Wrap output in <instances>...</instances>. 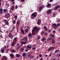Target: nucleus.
Wrapping results in <instances>:
<instances>
[{
  "label": "nucleus",
  "instance_id": "f257e3e1",
  "mask_svg": "<svg viewBox=\"0 0 60 60\" xmlns=\"http://www.w3.org/2000/svg\"><path fill=\"white\" fill-rule=\"evenodd\" d=\"M37 15V13L36 12H35L32 14L31 16L30 17L31 19H34L35 18Z\"/></svg>",
  "mask_w": 60,
  "mask_h": 60
},
{
  "label": "nucleus",
  "instance_id": "f03ea898",
  "mask_svg": "<svg viewBox=\"0 0 60 60\" xmlns=\"http://www.w3.org/2000/svg\"><path fill=\"white\" fill-rule=\"evenodd\" d=\"M33 29H34L35 31V34H34V32H32V34L33 35H35L36 34H37L38 33V28L37 27L35 26L34 27Z\"/></svg>",
  "mask_w": 60,
  "mask_h": 60
},
{
  "label": "nucleus",
  "instance_id": "7ed1b4c3",
  "mask_svg": "<svg viewBox=\"0 0 60 60\" xmlns=\"http://www.w3.org/2000/svg\"><path fill=\"white\" fill-rule=\"evenodd\" d=\"M32 48V47H31V45H28L26 47V49H27L28 50H30Z\"/></svg>",
  "mask_w": 60,
  "mask_h": 60
},
{
  "label": "nucleus",
  "instance_id": "20e7f679",
  "mask_svg": "<svg viewBox=\"0 0 60 60\" xmlns=\"http://www.w3.org/2000/svg\"><path fill=\"white\" fill-rule=\"evenodd\" d=\"M8 36L11 39H12L13 38V36L11 33H9Z\"/></svg>",
  "mask_w": 60,
  "mask_h": 60
},
{
  "label": "nucleus",
  "instance_id": "39448f33",
  "mask_svg": "<svg viewBox=\"0 0 60 60\" xmlns=\"http://www.w3.org/2000/svg\"><path fill=\"white\" fill-rule=\"evenodd\" d=\"M55 48V47H50L48 49L47 51H50L52 49H53Z\"/></svg>",
  "mask_w": 60,
  "mask_h": 60
},
{
  "label": "nucleus",
  "instance_id": "423d86ee",
  "mask_svg": "<svg viewBox=\"0 0 60 60\" xmlns=\"http://www.w3.org/2000/svg\"><path fill=\"white\" fill-rule=\"evenodd\" d=\"M51 11H52L51 9H49L46 11V13H47L48 15H49V13H51Z\"/></svg>",
  "mask_w": 60,
  "mask_h": 60
},
{
  "label": "nucleus",
  "instance_id": "0eeeda50",
  "mask_svg": "<svg viewBox=\"0 0 60 60\" xmlns=\"http://www.w3.org/2000/svg\"><path fill=\"white\" fill-rule=\"evenodd\" d=\"M41 23V20L40 19H39L38 20L37 22V24L38 25H40Z\"/></svg>",
  "mask_w": 60,
  "mask_h": 60
},
{
  "label": "nucleus",
  "instance_id": "6e6552de",
  "mask_svg": "<svg viewBox=\"0 0 60 60\" xmlns=\"http://www.w3.org/2000/svg\"><path fill=\"white\" fill-rule=\"evenodd\" d=\"M22 40H23L24 41H26V42H27V41L28 40L27 39V36H26L25 38L24 37V38H22Z\"/></svg>",
  "mask_w": 60,
  "mask_h": 60
},
{
  "label": "nucleus",
  "instance_id": "1a4fd4ad",
  "mask_svg": "<svg viewBox=\"0 0 60 60\" xmlns=\"http://www.w3.org/2000/svg\"><path fill=\"white\" fill-rule=\"evenodd\" d=\"M4 21L5 22H6V25H7L8 26H9V23L7 20H6V19H4Z\"/></svg>",
  "mask_w": 60,
  "mask_h": 60
},
{
  "label": "nucleus",
  "instance_id": "9d476101",
  "mask_svg": "<svg viewBox=\"0 0 60 60\" xmlns=\"http://www.w3.org/2000/svg\"><path fill=\"white\" fill-rule=\"evenodd\" d=\"M2 60H7V57L4 56L2 58Z\"/></svg>",
  "mask_w": 60,
  "mask_h": 60
},
{
  "label": "nucleus",
  "instance_id": "9b49d317",
  "mask_svg": "<svg viewBox=\"0 0 60 60\" xmlns=\"http://www.w3.org/2000/svg\"><path fill=\"white\" fill-rule=\"evenodd\" d=\"M17 38H15L13 40V42H14V43H16L17 42Z\"/></svg>",
  "mask_w": 60,
  "mask_h": 60
},
{
  "label": "nucleus",
  "instance_id": "f8f14e48",
  "mask_svg": "<svg viewBox=\"0 0 60 60\" xmlns=\"http://www.w3.org/2000/svg\"><path fill=\"white\" fill-rule=\"evenodd\" d=\"M51 6V4L49 3L46 5V7H47V8H49V7H50Z\"/></svg>",
  "mask_w": 60,
  "mask_h": 60
},
{
  "label": "nucleus",
  "instance_id": "ddd939ff",
  "mask_svg": "<svg viewBox=\"0 0 60 60\" xmlns=\"http://www.w3.org/2000/svg\"><path fill=\"white\" fill-rule=\"evenodd\" d=\"M3 10V13H5L6 12H8V9H4Z\"/></svg>",
  "mask_w": 60,
  "mask_h": 60
},
{
  "label": "nucleus",
  "instance_id": "4468645a",
  "mask_svg": "<svg viewBox=\"0 0 60 60\" xmlns=\"http://www.w3.org/2000/svg\"><path fill=\"white\" fill-rule=\"evenodd\" d=\"M10 56L11 58H14V55L13 54H11L10 55Z\"/></svg>",
  "mask_w": 60,
  "mask_h": 60
},
{
  "label": "nucleus",
  "instance_id": "2eb2a0df",
  "mask_svg": "<svg viewBox=\"0 0 60 60\" xmlns=\"http://www.w3.org/2000/svg\"><path fill=\"white\" fill-rule=\"evenodd\" d=\"M6 17H7V18L10 17V15L9 13H7L6 15Z\"/></svg>",
  "mask_w": 60,
  "mask_h": 60
},
{
  "label": "nucleus",
  "instance_id": "dca6fc26",
  "mask_svg": "<svg viewBox=\"0 0 60 60\" xmlns=\"http://www.w3.org/2000/svg\"><path fill=\"white\" fill-rule=\"evenodd\" d=\"M41 36L40 35H38V36L37 37V39L38 41H39L41 39Z\"/></svg>",
  "mask_w": 60,
  "mask_h": 60
},
{
  "label": "nucleus",
  "instance_id": "f3484780",
  "mask_svg": "<svg viewBox=\"0 0 60 60\" xmlns=\"http://www.w3.org/2000/svg\"><path fill=\"white\" fill-rule=\"evenodd\" d=\"M3 12V8H0V14H2Z\"/></svg>",
  "mask_w": 60,
  "mask_h": 60
},
{
  "label": "nucleus",
  "instance_id": "a211bd4d",
  "mask_svg": "<svg viewBox=\"0 0 60 60\" xmlns=\"http://www.w3.org/2000/svg\"><path fill=\"white\" fill-rule=\"evenodd\" d=\"M46 38H44L41 39V41L43 42H44V41H45V40H46Z\"/></svg>",
  "mask_w": 60,
  "mask_h": 60
},
{
  "label": "nucleus",
  "instance_id": "6ab92c4d",
  "mask_svg": "<svg viewBox=\"0 0 60 60\" xmlns=\"http://www.w3.org/2000/svg\"><path fill=\"white\" fill-rule=\"evenodd\" d=\"M4 48H3L1 49V53H4Z\"/></svg>",
  "mask_w": 60,
  "mask_h": 60
},
{
  "label": "nucleus",
  "instance_id": "aec40b11",
  "mask_svg": "<svg viewBox=\"0 0 60 60\" xmlns=\"http://www.w3.org/2000/svg\"><path fill=\"white\" fill-rule=\"evenodd\" d=\"M28 36L29 37H32V34H31V33H29L28 34Z\"/></svg>",
  "mask_w": 60,
  "mask_h": 60
},
{
  "label": "nucleus",
  "instance_id": "412c9836",
  "mask_svg": "<svg viewBox=\"0 0 60 60\" xmlns=\"http://www.w3.org/2000/svg\"><path fill=\"white\" fill-rule=\"evenodd\" d=\"M28 57L31 59L32 58V56L31 55H28Z\"/></svg>",
  "mask_w": 60,
  "mask_h": 60
},
{
  "label": "nucleus",
  "instance_id": "4be33fe9",
  "mask_svg": "<svg viewBox=\"0 0 60 60\" xmlns=\"http://www.w3.org/2000/svg\"><path fill=\"white\" fill-rule=\"evenodd\" d=\"M21 33H22V34H24V33L25 32L24 30H21Z\"/></svg>",
  "mask_w": 60,
  "mask_h": 60
},
{
  "label": "nucleus",
  "instance_id": "5701e85b",
  "mask_svg": "<svg viewBox=\"0 0 60 60\" xmlns=\"http://www.w3.org/2000/svg\"><path fill=\"white\" fill-rule=\"evenodd\" d=\"M11 52H13V53H14L15 52V51H16V50L14 49H12L11 50Z\"/></svg>",
  "mask_w": 60,
  "mask_h": 60
},
{
  "label": "nucleus",
  "instance_id": "b1692460",
  "mask_svg": "<svg viewBox=\"0 0 60 60\" xmlns=\"http://www.w3.org/2000/svg\"><path fill=\"white\" fill-rule=\"evenodd\" d=\"M16 56L17 57H19V56H20V55H19V54H16Z\"/></svg>",
  "mask_w": 60,
  "mask_h": 60
},
{
  "label": "nucleus",
  "instance_id": "393cba45",
  "mask_svg": "<svg viewBox=\"0 0 60 60\" xmlns=\"http://www.w3.org/2000/svg\"><path fill=\"white\" fill-rule=\"evenodd\" d=\"M15 19L17 20L18 19V16L17 15H15L14 16Z\"/></svg>",
  "mask_w": 60,
  "mask_h": 60
},
{
  "label": "nucleus",
  "instance_id": "a878e982",
  "mask_svg": "<svg viewBox=\"0 0 60 60\" xmlns=\"http://www.w3.org/2000/svg\"><path fill=\"white\" fill-rule=\"evenodd\" d=\"M15 43H14V42H13L11 44V45L12 47H13V46H14V45H15Z\"/></svg>",
  "mask_w": 60,
  "mask_h": 60
},
{
  "label": "nucleus",
  "instance_id": "bb28decb",
  "mask_svg": "<svg viewBox=\"0 0 60 60\" xmlns=\"http://www.w3.org/2000/svg\"><path fill=\"white\" fill-rule=\"evenodd\" d=\"M27 42L26 41L25 42L22 41L21 42V43H22V44H26Z\"/></svg>",
  "mask_w": 60,
  "mask_h": 60
},
{
  "label": "nucleus",
  "instance_id": "cd10ccee",
  "mask_svg": "<svg viewBox=\"0 0 60 60\" xmlns=\"http://www.w3.org/2000/svg\"><path fill=\"white\" fill-rule=\"evenodd\" d=\"M22 56H25V57H26V54L25 53H23L22 54Z\"/></svg>",
  "mask_w": 60,
  "mask_h": 60
},
{
  "label": "nucleus",
  "instance_id": "c85d7f7f",
  "mask_svg": "<svg viewBox=\"0 0 60 60\" xmlns=\"http://www.w3.org/2000/svg\"><path fill=\"white\" fill-rule=\"evenodd\" d=\"M21 47V46H20V45H19V46H18V47L16 49H19L20 48V47Z\"/></svg>",
  "mask_w": 60,
  "mask_h": 60
},
{
  "label": "nucleus",
  "instance_id": "c756f323",
  "mask_svg": "<svg viewBox=\"0 0 60 60\" xmlns=\"http://www.w3.org/2000/svg\"><path fill=\"white\" fill-rule=\"evenodd\" d=\"M42 6H41V7L39 8V11H41V10H42Z\"/></svg>",
  "mask_w": 60,
  "mask_h": 60
},
{
  "label": "nucleus",
  "instance_id": "7c9ffc66",
  "mask_svg": "<svg viewBox=\"0 0 60 60\" xmlns=\"http://www.w3.org/2000/svg\"><path fill=\"white\" fill-rule=\"evenodd\" d=\"M12 8H11V10H14V6H12Z\"/></svg>",
  "mask_w": 60,
  "mask_h": 60
},
{
  "label": "nucleus",
  "instance_id": "2f4dec72",
  "mask_svg": "<svg viewBox=\"0 0 60 60\" xmlns=\"http://www.w3.org/2000/svg\"><path fill=\"white\" fill-rule=\"evenodd\" d=\"M25 32H26V33H28V30H27V29H26L25 30Z\"/></svg>",
  "mask_w": 60,
  "mask_h": 60
},
{
  "label": "nucleus",
  "instance_id": "473e14b6",
  "mask_svg": "<svg viewBox=\"0 0 60 60\" xmlns=\"http://www.w3.org/2000/svg\"><path fill=\"white\" fill-rule=\"evenodd\" d=\"M13 31H14V30L12 29V30H10V32L11 33H12L13 32Z\"/></svg>",
  "mask_w": 60,
  "mask_h": 60
},
{
  "label": "nucleus",
  "instance_id": "72a5a7b5",
  "mask_svg": "<svg viewBox=\"0 0 60 60\" xmlns=\"http://www.w3.org/2000/svg\"><path fill=\"white\" fill-rule=\"evenodd\" d=\"M16 21H15V20H14L12 21V22L14 24H15L16 23Z\"/></svg>",
  "mask_w": 60,
  "mask_h": 60
},
{
  "label": "nucleus",
  "instance_id": "f704fd0d",
  "mask_svg": "<svg viewBox=\"0 0 60 60\" xmlns=\"http://www.w3.org/2000/svg\"><path fill=\"white\" fill-rule=\"evenodd\" d=\"M16 24H17V25H18V26H19V24H20V23L19 22L17 21Z\"/></svg>",
  "mask_w": 60,
  "mask_h": 60
},
{
  "label": "nucleus",
  "instance_id": "c9c22d12",
  "mask_svg": "<svg viewBox=\"0 0 60 60\" xmlns=\"http://www.w3.org/2000/svg\"><path fill=\"white\" fill-rule=\"evenodd\" d=\"M60 6V5H57L56 6H55L56 8H57V9H58V8H59V7Z\"/></svg>",
  "mask_w": 60,
  "mask_h": 60
},
{
  "label": "nucleus",
  "instance_id": "e433bc0d",
  "mask_svg": "<svg viewBox=\"0 0 60 60\" xmlns=\"http://www.w3.org/2000/svg\"><path fill=\"white\" fill-rule=\"evenodd\" d=\"M20 50H21V51H24V48H21L20 49Z\"/></svg>",
  "mask_w": 60,
  "mask_h": 60
},
{
  "label": "nucleus",
  "instance_id": "4c0bfd02",
  "mask_svg": "<svg viewBox=\"0 0 60 60\" xmlns=\"http://www.w3.org/2000/svg\"><path fill=\"white\" fill-rule=\"evenodd\" d=\"M44 34V32L43 31H42L41 33V34H43V35Z\"/></svg>",
  "mask_w": 60,
  "mask_h": 60
},
{
  "label": "nucleus",
  "instance_id": "58836bf2",
  "mask_svg": "<svg viewBox=\"0 0 60 60\" xmlns=\"http://www.w3.org/2000/svg\"><path fill=\"white\" fill-rule=\"evenodd\" d=\"M59 51V49L58 50H56L55 52V53H56L57 52H58V51Z\"/></svg>",
  "mask_w": 60,
  "mask_h": 60
},
{
  "label": "nucleus",
  "instance_id": "ea45409f",
  "mask_svg": "<svg viewBox=\"0 0 60 60\" xmlns=\"http://www.w3.org/2000/svg\"><path fill=\"white\" fill-rule=\"evenodd\" d=\"M6 6H10V5L9 4H8V3H6Z\"/></svg>",
  "mask_w": 60,
  "mask_h": 60
},
{
  "label": "nucleus",
  "instance_id": "a19ab883",
  "mask_svg": "<svg viewBox=\"0 0 60 60\" xmlns=\"http://www.w3.org/2000/svg\"><path fill=\"white\" fill-rule=\"evenodd\" d=\"M52 25H53V26H54V27L56 26V24H53Z\"/></svg>",
  "mask_w": 60,
  "mask_h": 60
},
{
  "label": "nucleus",
  "instance_id": "79ce46f5",
  "mask_svg": "<svg viewBox=\"0 0 60 60\" xmlns=\"http://www.w3.org/2000/svg\"><path fill=\"white\" fill-rule=\"evenodd\" d=\"M43 28L44 29H47V27H46V26H44Z\"/></svg>",
  "mask_w": 60,
  "mask_h": 60
},
{
  "label": "nucleus",
  "instance_id": "37998d69",
  "mask_svg": "<svg viewBox=\"0 0 60 60\" xmlns=\"http://www.w3.org/2000/svg\"><path fill=\"white\" fill-rule=\"evenodd\" d=\"M51 30L50 29H49L48 30V32L49 33H51Z\"/></svg>",
  "mask_w": 60,
  "mask_h": 60
},
{
  "label": "nucleus",
  "instance_id": "c03bdc74",
  "mask_svg": "<svg viewBox=\"0 0 60 60\" xmlns=\"http://www.w3.org/2000/svg\"><path fill=\"white\" fill-rule=\"evenodd\" d=\"M35 49H36V48H35V47H33V49H32L33 50H35Z\"/></svg>",
  "mask_w": 60,
  "mask_h": 60
},
{
  "label": "nucleus",
  "instance_id": "a18cd8bd",
  "mask_svg": "<svg viewBox=\"0 0 60 60\" xmlns=\"http://www.w3.org/2000/svg\"><path fill=\"white\" fill-rule=\"evenodd\" d=\"M55 8H54V9L55 10H57V8L56 7H55Z\"/></svg>",
  "mask_w": 60,
  "mask_h": 60
},
{
  "label": "nucleus",
  "instance_id": "49530a36",
  "mask_svg": "<svg viewBox=\"0 0 60 60\" xmlns=\"http://www.w3.org/2000/svg\"><path fill=\"white\" fill-rule=\"evenodd\" d=\"M21 19H19L17 21H18V22H19V21H20Z\"/></svg>",
  "mask_w": 60,
  "mask_h": 60
},
{
  "label": "nucleus",
  "instance_id": "de8ad7c7",
  "mask_svg": "<svg viewBox=\"0 0 60 60\" xmlns=\"http://www.w3.org/2000/svg\"><path fill=\"white\" fill-rule=\"evenodd\" d=\"M49 39L50 40V41H51V39H52V37H49Z\"/></svg>",
  "mask_w": 60,
  "mask_h": 60
},
{
  "label": "nucleus",
  "instance_id": "09e8293b",
  "mask_svg": "<svg viewBox=\"0 0 60 60\" xmlns=\"http://www.w3.org/2000/svg\"><path fill=\"white\" fill-rule=\"evenodd\" d=\"M51 36L52 38H54V35L53 34Z\"/></svg>",
  "mask_w": 60,
  "mask_h": 60
},
{
  "label": "nucleus",
  "instance_id": "8fccbe9b",
  "mask_svg": "<svg viewBox=\"0 0 60 60\" xmlns=\"http://www.w3.org/2000/svg\"><path fill=\"white\" fill-rule=\"evenodd\" d=\"M56 21H58L57 22H60V19L59 20H56Z\"/></svg>",
  "mask_w": 60,
  "mask_h": 60
},
{
  "label": "nucleus",
  "instance_id": "3c124183",
  "mask_svg": "<svg viewBox=\"0 0 60 60\" xmlns=\"http://www.w3.org/2000/svg\"><path fill=\"white\" fill-rule=\"evenodd\" d=\"M45 35H48V34H47V33L45 32Z\"/></svg>",
  "mask_w": 60,
  "mask_h": 60
},
{
  "label": "nucleus",
  "instance_id": "603ef678",
  "mask_svg": "<svg viewBox=\"0 0 60 60\" xmlns=\"http://www.w3.org/2000/svg\"><path fill=\"white\" fill-rule=\"evenodd\" d=\"M6 51L7 52V53L8 52V51H9V49H6Z\"/></svg>",
  "mask_w": 60,
  "mask_h": 60
},
{
  "label": "nucleus",
  "instance_id": "864d4df0",
  "mask_svg": "<svg viewBox=\"0 0 60 60\" xmlns=\"http://www.w3.org/2000/svg\"><path fill=\"white\" fill-rule=\"evenodd\" d=\"M21 2H24L25 1V0H20Z\"/></svg>",
  "mask_w": 60,
  "mask_h": 60
},
{
  "label": "nucleus",
  "instance_id": "5fc2aeb1",
  "mask_svg": "<svg viewBox=\"0 0 60 60\" xmlns=\"http://www.w3.org/2000/svg\"><path fill=\"white\" fill-rule=\"evenodd\" d=\"M47 41H49L50 40L49 39V38H48L47 39Z\"/></svg>",
  "mask_w": 60,
  "mask_h": 60
},
{
  "label": "nucleus",
  "instance_id": "6e6d98bb",
  "mask_svg": "<svg viewBox=\"0 0 60 60\" xmlns=\"http://www.w3.org/2000/svg\"><path fill=\"white\" fill-rule=\"evenodd\" d=\"M56 31H55V30H54L53 31V32H52V33H55Z\"/></svg>",
  "mask_w": 60,
  "mask_h": 60
},
{
  "label": "nucleus",
  "instance_id": "4d7b16f0",
  "mask_svg": "<svg viewBox=\"0 0 60 60\" xmlns=\"http://www.w3.org/2000/svg\"><path fill=\"white\" fill-rule=\"evenodd\" d=\"M51 56V53H50V54L48 56H49V57H50V56Z\"/></svg>",
  "mask_w": 60,
  "mask_h": 60
},
{
  "label": "nucleus",
  "instance_id": "13d9d810",
  "mask_svg": "<svg viewBox=\"0 0 60 60\" xmlns=\"http://www.w3.org/2000/svg\"><path fill=\"white\" fill-rule=\"evenodd\" d=\"M57 26H60V23L58 24Z\"/></svg>",
  "mask_w": 60,
  "mask_h": 60
},
{
  "label": "nucleus",
  "instance_id": "bf43d9fd",
  "mask_svg": "<svg viewBox=\"0 0 60 60\" xmlns=\"http://www.w3.org/2000/svg\"><path fill=\"white\" fill-rule=\"evenodd\" d=\"M56 3H55L54 4H53V5H54V6H56Z\"/></svg>",
  "mask_w": 60,
  "mask_h": 60
},
{
  "label": "nucleus",
  "instance_id": "052dcab7",
  "mask_svg": "<svg viewBox=\"0 0 60 60\" xmlns=\"http://www.w3.org/2000/svg\"><path fill=\"white\" fill-rule=\"evenodd\" d=\"M39 57H41L42 56V55L41 54L39 55Z\"/></svg>",
  "mask_w": 60,
  "mask_h": 60
},
{
  "label": "nucleus",
  "instance_id": "680f3d73",
  "mask_svg": "<svg viewBox=\"0 0 60 60\" xmlns=\"http://www.w3.org/2000/svg\"><path fill=\"white\" fill-rule=\"evenodd\" d=\"M2 0H0V6H1V1H2Z\"/></svg>",
  "mask_w": 60,
  "mask_h": 60
},
{
  "label": "nucleus",
  "instance_id": "e2e57ef3",
  "mask_svg": "<svg viewBox=\"0 0 60 60\" xmlns=\"http://www.w3.org/2000/svg\"><path fill=\"white\" fill-rule=\"evenodd\" d=\"M42 8H44V7H45V6H44V5H43L42 7Z\"/></svg>",
  "mask_w": 60,
  "mask_h": 60
},
{
  "label": "nucleus",
  "instance_id": "0e129e2a",
  "mask_svg": "<svg viewBox=\"0 0 60 60\" xmlns=\"http://www.w3.org/2000/svg\"><path fill=\"white\" fill-rule=\"evenodd\" d=\"M18 7V6H16L15 7V8L16 9H17V8Z\"/></svg>",
  "mask_w": 60,
  "mask_h": 60
},
{
  "label": "nucleus",
  "instance_id": "69168bd1",
  "mask_svg": "<svg viewBox=\"0 0 60 60\" xmlns=\"http://www.w3.org/2000/svg\"><path fill=\"white\" fill-rule=\"evenodd\" d=\"M52 43H53V44H54V43H55V42H54V41H52Z\"/></svg>",
  "mask_w": 60,
  "mask_h": 60
},
{
  "label": "nucleus",
  "instance_id": "338daca9",
  "mask_svg": "<svg viewBox=\"0 0 60 60\" xmlns=\"http://www.w3.org/2000/svg\"><path fill=\"white\" fill-rule=\"evenodd\" d=\"M34 32V30H32V32Z\"/></svg>",
  "mask_w": 60,
  "mask_h": 60
},
{
  "label": "nucleus",
  "instance_id": "774afa93",
  "mask_svg": "<svg viewBox=\"0 0 60 60\" xmlns=\"http://www.w3.org/2000/svg\"><path fill=\"white\" fill-rule=\"evenodd\" d=\"M58 57H59V56H60V54H58Z\"/></svg>",
  "mask_w": 60,
  "mask_h": 60
}]
</instances>
